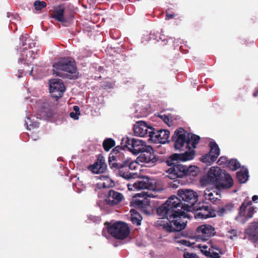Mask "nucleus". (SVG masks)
Listing matches in <instances>:
<instances>
[{
  "instance_id": "1",
  "label": "nucleus",
  "mask_w": 258,
  "mask_h": 258,
  "mask_svg": "<svg viewBox=\"0 0 258 258\" xmlns=\"http://www.w3.org/2000/svg\"><path fill=\"white\" fill-rule=\"evenodd\" d=\"M177 195L170 197L157 209L159 216L169 220V223L164 224L163 227L168 232H179L185 228L187 221H182V218L186 216L182 210L189 211L198 201L197 193L191 189H179Z\"/></svg>"
},
{
  "instance_id": "2",
  "label": "nucleus",
  "mask_w": 258,
  "mask_h": 258,
  "mask_svg": "<svg viewBox=\"0 0 258 258\" xmlns=\"http://www.w3.org/2000/svg\"><path fill=\"white\" fill-rule=\"evenodd\" d=\"M123 147L117 146L111 151L108 158L110 167L116 170L118 174L125 179H131L135 175L130 172L137 167V163L131 158H125Z\"/></svg>"
},
{
  "instance_id": "3",
  "label": "nucleus",
  "mask_w": 258,
  "mask_h": 258,
  "mask_svg": "<svg viewBox=\"0 0 258 258\" xmlns=\"http://www.w3.org/2000/svg\"><path fill=\"white\" fill-rule=\"evenodd\" d=\"M205 180L213 184L217 189H229L233 185L231 176L219 167H212L208 171Z\"/></svg>"
},
{
  "instance_id": "4",
  "label": "nucleus",
  "mask_w": 258,
  "mask_h": 258,
  "mask_svg": "<svg viewBox=\"0 0 258 258\" xmlns=\"http://www.w3.org/2000/svg\"><path fill=\"white\" fill-rule=\"evenodd\" d=\"M200 140V137L199 136L188 133L182 127L177 128L172 137L174 147L176 150L181 149L185 144L186 148L195 149Z\"/></svg>"
},
{
  "instance_id": "5",
  "label": "nucleus",
  "mask_w": 258,
  "mask_h": 258,
  "mask_svg": "<svg viewBox=\"0 0 258 258\" xmlns=\"http://www.w3.org/2000/svg\"><path fill=\"white\" fill-rule=\"evenodd\" d=\"M170 166V168L166 171V173L168 174V177L172 179L185 176H189L190 179H192L198 175L199 172V168L194 165L187 167L173 162V164Z\"/></svg>"
},
{
  "instance_id": "6",
  "label": "nucleus",
  "mask_w": 258,
  "mask_h": 258,
  "mask_svg": "<svg viewBox=\"0 0 258 258\" xmlns=\"http://www.w3.org/2000/svg\"><path fill=\"white\" fill-rule=\"evenodd\" d=\"M53 71H61L67 72L70 75H68L70 79L78 78V70L75 60L72 57H63L53 64Z\"/></svg>"
},
{
  "instance_id": "7",
  "label": "nucleus",
  "mask_w": 258,
  "mask_h": 258,
  "mask_svg": "<svg viewBox=\"0 0 258 258\" xmlns=\"http://www.w3.org/2000/svg\"><path fill=\"white\" fill-rule=\"evenodd\" d=\"M105 224L107 225L108 233L116 239H124L130 233V228L125 222L117 221L112 224L106 222Z\"/></svg>"
},
{
  "instance_id": "8",
  "label": "nucleus",
  "mask_w": 258,
  "mask_h": 258,
  "mask_svg": "<svg viewBox=\"0 0 258 258\" xmlns=\"http://www.w3.org/2000/svg\"><path fill=\"white\" fill-rule=\"evenodd\" d=\"M201 252L210 258H221L223 254L222 248L216 243L210 241L208 244H200Z\"/></svg>"
},
{
  "instance_id": "9",
  "label": "nucleus",
  "mask_w": 258,
  "mask_h": 258,
  "mask_svg": "<svg viewBox=\"0 0 258 258\" xmlns=\"http://www.w3.org/2000/svg\"><path fill=\"white\" fill-rule=\"evenodd\" d=\"M121 144H123L124 147L127 148L135 155L139 154L146 148L145 142L136 138H124L122 140Z\"/></svg>"
},
{
  "instance_id": "10",
  "label": "nucleus",
  "mask_w": 258,
  "mask_h": 258,
  "mask_svg": "<svg viewBox=\"0 0 258 258\" xmlns=\"http://www.w3.org/2000/svg\"><path fill=\"white\" fill-rule=\"evenodd\" d=\"M194 209L196 210L195 218L198 219H206L210 217L215 216V210L212 209L207 203H199L194 205Z\"/></svg>"
},
{
  "instance_id": "11",
  "label": "nucleus",
  "mask_w": 258,
  "mask_h": 258,
  "mask_svg": "<svg viewBox=\"0 0 258 258\" xmlns=\"http://www.w3.org/2000/svg\"><path fill=\"white\" fill-rule=\"evenodd\" d=\"M188 149L184 153L178 154L174 153L171 155L166 161V163L168 166L173 164V161H186L193 159L196 156V151L195 149L192 148H186Z\"/></svg>"
},
{
  "instance_id": "12",
  "label": "nucleus",
  "mask_w": 258,
  "mask_h": 258,
  "mask_svg": "<svg viewBox=\"0 0 258 258\" xmlns=\"http://www.w3.org/2000/svg\"><path fill=\"white\" fill-rule=\"evenodd\" d=\"M64 85L60 79H53L50 81L49 91L52 97L58 98L62 96L65 91Z\"/></svg>"
},
{
  "instance_id": "13",
  "label": "nucleus",
  "mask_w": 258,
  "mask_h": 258,
  "mask_svg": "<svg viewBox=\"0 0 258 258\" xmlns=\"http://www.w3.org/2000/svg\"><path fill=\"white\" fill-rule=\"evenodd\" d=\"M136 196H134L130 202L131 206L139 209L146 214H150L152 210L150 201L147 198L142 197V199H138Z\"/></svg>"
},
{
  "instance_id": "14",
  "label": "nucleus",
  "mask_w": 258,
  "mask_h": 258,
  "mask_svg": "<svg viewBox=\"0 0 258 258\" xmlns=\"http://www.w3.org/2000/svg\"><path fill=\"white\" fill-rule=\"evenodd\" d=\"M154 128L147 125L144 121H138L134 125V131L137 136L145 137H149L152 134Z\"/></svg>"
},
{
  "instance_id": "15",
  "label": "nucleus",
  "mask_w": 258,
  "mask_h": 258,
  "mask_svg": "<svg viewBox=\"0 0 258 258\" xmlns=\"http://www.w3.org/2000/svg\"><path fill=\"white\" fill-rule=\"evenodd\" d=\"M170 137V132L167 130H156L154 128L152 134L150 135L149 140L155 143L165 144L168 142Z\"/></svg>"
},
{
  "instance_id": "16",
  "label": "nucleus",
  "mask_w": 258,
  "mask_h": 258,
  "mask_svg": "<svg viewBox=\"0 0 258 258\" xmlns=\"http://www.w3.org/2000/svg\"><path fill=\"white\" fill-rule=\"evenodd\" d=\"M216 233L215 229L211 225L204 224L198 227L196 230L197 236L203 240L206 241Z\"/></svg>"
},
{
  "instance_id": "17",
  "label": "nucleus",
  "mask_w": 258,
  "mask_h": 258,
  "mask_svg": "<svg viewBox=\"0 0 258 258\" xmlns=\"http://www.w3.org/2000/svg\"><path fill=\"white\" fill-rule=\"evenodd\" d=\"M22 49L23 53H21V57L19 58L18 62L28 66L31 65L33 60L35 58V55L39 53V49L36 48L35 50H26V47Z\"/></svg>"
},
{
  "instance_id": "18",
  "label": "nucleus",
  "mask_w": 258,
  "mask_h": 258,
  "mask_svg": "<svg viewBox=\"0 0 258 258\" xmlns=\"http://www.w3.org/2000/svg\"><path fill=\"white\" fill-rule=\"evenodd\" d=\"M153 149L150 146H146L140 155V160L142 162L154 164L157 161V157L153 152Z\"/></svg>"
},
{
  "instance_id": "19",
  "label": "nucleus",
  "mask_w": 258,
  "mask_h": 258,
  "mask_svg": "<svg viewBox=\"0 0 258 258\" xmlns=\"http://www.w3.org/2000/svg\"><path fill=\"white\" fill-rule=\"evenodd\" d=\"M123 198V196L121 193L113 189H110L109 190L105 201L108 205L114 206L120 203Z\"/></svg>"
},
{
  "instance_id": "20",
  "label": "nucleus",
  "mask_w": 258,
  "mask_h": 258,
  "mask_svg": "<svg viewBox=\"0 0 258 258\" xmlns=\"http://www.w3.org/2000/svg\"><path fill=\"white\" fill-rule=\"evenodd\" d=\"M245 232L249 241L258 243V222L251 223Z\"/></svg>"
},
{
  "instance_id": "21",
  "label": "nucleus",
  "mask_w": 258,
  "mask_h": 258,
  "mask_svg": "<svg viewBox=\"0 0 258 258\" xmlns=\"http://www.w3.org/2000/svg\"><path fill=\"white\" fill-rule=\"evenodd\" d=\"M107 168V165L105 162L104 158L100 155L97 161L89 166V169L95 173L99 174L104 173Z\"/></svg>"
},
{
  "instance_id": "22",
  "label": "nucleus",
  "mask_w": 258,
  "mask_h": 258,
  "mask_svg": "<svg viewBox=\"0 0 258 258\" xmlns=\"http://www.w3.org/2000/svg\"><path fill=\"white\" fill-rule=\"evenodd\" d=\"M139 190L148 189L155 190L156 186L155 181L147 176H144L137 181Z\"/></svg>"
},
{
  "instance_id": "23",
  "label": "nucleus",
  "mask_w": 258,
  "mask_h": 258,
  "mask_svg": "<svg viewBox=\"0 0 258 258\" xmlns=\"http://www.w3.org/2000/svg\"><path fill=\"white\" fill-rule=\"evenodd\" d=\"M39 115L43 119L51 117L53 114L51 104L48 100L45 99L42 102L39 111Z\"/></svg>"
},
{
  "instance_id": "24",
  "label": "nucleus",
  "mask_w": 258,
  "mask_h": 258,
  "mask_svg": "<svg viewBox=\"0 0 258 258\" xmlns=\"http://www.w3.org/2000/svg\"><path fill=\"white\" fill-rule=\"evenodd\" d=\"M150 38L157 40V41H159V40H161L163 42H165L164 44H174L177 42L178 41V39H176L175 37H168L165 36L164 35H161L159 34V33H151L150 34Z\"/></svg>"
},
{
  "instance_id": "25",
  "label": "nucleus",
  "mask_w": 258,
  "mask_h": 258,
  "mask_svg": "<svg viewBox=\"0 0 258 258\" xmlns=\"http://www.w3.org/2000/svg\"><path fill=\"white\" fill-rule=\"evenodd\" d=\"M220 197V194H219L218 192L214 189L207 188L204 191V198L205 201L215 204L218 200H219V198Z\"/></svg>"
},
{
  "instance_id": "26",
  "label": "nucleus",
  "mask_w": 258,
  "mask_h": 258,
  "mask_svg": "<svg viewBox=\"0 0 258 258\" xmlns=\"http://www.w3.org/2000/svg\"><path fill=\"white\" fill-rule=\"evenodd\" d=\"M65 7L63 5L58 6L57 9L53 10V14L52 17L58 22H64L66 20L64 17Z\"/></svg>"
},
{
  "instance_id": "27",
  "label": "nucleus",
  "mask_w": 258,
  "mask_h": 258,
  "mask_svg": "<svg viewBox=\"0 0 258 258\" xmlns=\"http://www.w3.org/2000/svg\"><path fill=\"white\" fill-rule=\"evenodd\" d=\"M252 205V202L248 198H246L242 202L241 206L239 209L238 214L240 217H243L246 215L247 210L248 207Z\"/></svg>"
},
{
  "instance_id": "28",
  "label": "nucleus",
  "mask_w": 258,
  "mask_h": 258,
  "mask_svg": "<svg viewBox=\"0 0 258 258\" xmlns=\"http://www.w3.org/2000/svg\"><path fill=\"white\" fill-rule=\"evenodd\" d=\"M236 177L240 183H245L249 177L248 169L245 168L238 171L236 173Z\"/></svg>"
},
{
  "instance_id": "29",
  "label": "nucleus",
  "mask_w": 258,
  "mask_h": 258,
  "mask_svg": "<svg viewBox=\"0 0 258 258\" xmlns=\"http://www.w3.org/2000/svg\"><path fill=\"white\" fill-rule=\"evenodd\" d=\"M217 158L215 156H213V154H210V153L202 156L201 157V161L202 162L207 163L210 165L212 163H213L214 161L216 160Z\"/></svg>"
},
{
  "instance_id": "30",
  "label": "nucleus",
  "mask_w": 258,
  "mask_h": 258,
  "mask_svg": "<svg viewBox=\"0 0 258 258\" xmlns=\"http://www.w3.org/2000/svg\"><path fill=\"white\" fill-rule=\"evenodd\" d=\"M209 146L210 147L209 153L217 158L220 154V149L218 145L215 142H211L209 143Z\"/></svg>"
},
{
  "instance_id": "31",
  "label": "nucleus",
  "mask_w": 258,
  "mask_h": 258,
  "mask_svg": "<svg viewBox=\"0 0 258 258\" xmlns=\"http://www.w3.org/2000/svg\"><path fill=\"white\" fill-rule=\"evenodd\" d=\"M115 145L114 140L111 138H107L103 142V147L106 151H109Z\"/></svg>"
},
{
  "instance_id": "32",
  "label": "nucleus",
  "mask_w": 258,
  "mask_h": 258,
  "mask_svg": "<svg viewBox=\"0 0 258 258\" xmlns=\"http://www.w3.org/2000/svg\"><path fill=\"white\" fill-rule=\"evenodd\" d=\"M228 167L232 171H235L239 168L240 163L236 159H231L227 164Z\"/></svg>"
},
{
  "instance_id": "33",
  "label": "nucleus",
  "mask_w": 258,
  "mask_h": 258,
  "mask_svg": "<svg viewBox=\"0 0 258 258\" xmlns=\"http://www.w3.org/2000/svg\"><path fill=\"white\" fill-rule=\"evenodd\" d=\"M142 220V216L139 213H135V214H132L131 221L134 224L137 226L140 225Z\"/></svg>"
},
{
  "instance_id": "34",
  "label": "nucleus",
  "mask_w": 258,
  "mask_h": 258,
  "mask_svg": "<svg viewBox=\"0 0 258 258\" xmlns=\"http://www.w3.org/2000/svg\"><path fill=\"white\" fill-rule=\"evenodd\" d=\"M34 7L35 10H41L42 9L45 8L47 6L46 3L44 1H40L39 0L35 1L34 2Z\"/></svg>"
},
{
  "instance_id": "35",
  "label": "nucleus",
  "mask_w": 258,
  "mask_h": 258,
  "mask_svg": "<svg viewBox=\"0 0 258 258\" xmlns=\"http://www.w3.org/2000/svg\"><path fill=\"white\" fill-rule=\"evenodd\" d=\"M255 212V208L250 206L247 209V213H246V215L243 217H244L246 220H248L253 217V215Z\"/></svg>"
},
{
  "instance_id": "36",
  "label": "nucleus",
  "mask_w": 258,
  "mask_h": 258,
  "mask_svg": "<svg viewBox=\"0 0 258 258\" xmlns=\"http://www.w3.org/2000/svg\"><path fill=\"white\" fill-rule=\"evenodd\" d=\"M28 121H26V124L27 125V129L30 130L32 128H37L39 127V123L36 122H32L30 117H28Z\"/></svg>"
},
{
  "instance_id": "37",
  "label": "nucleus",
  "mask_w": 258,
  "mask_h": 258,
  "mask_svg": "<svg viewBox=\"0 0 258 258\" xmlns=\"http://www.w3.org/2000/svg\"><path fill=\"white\" fill-rule=\"evenodd\" d=\"M106 182H104L102 184L103 186L105 188L112 187L114 185V182L109 178H105Z\"/></svg>"
},
{
  "instance_id": "38",
  "label": "nucleus",
  "mask_w": 258,
  "mask_h": 258,
  "mask_svg": "<svg viewBox=\"0 0 258 258\" xmlns=\"http://www.w3.org/2000/svg\"><path fill=\"white\" fill-rule=\"evenodd\" d=\"M233 208V205L232 204H226V205H225L224 206H223L221 209V211L222 212H225L226 211H230L231 210H232V209Z\"/></svg>"
},
{
  "instance_id": "39",
  "label": "nucleus",
  "mask_w": 258,
  "mask_h": 258,
  "mask_svg": "<svg viewBox=\"0 0 258 258\" xmlns=\"http://www.w3.org/2000/svg\"><path fill=\"white\" fill-rule=\"evenodd\" d=\"M228 159L225 156H221L218 159L217 164L219 165H226L227 163Z\"/></svg>"
},
{
  "instance_id": "40",
  "label": "nucleus",
  "mask_w": 258,
  "mask_h": 258,
  "mask_svg": "<svg viewBox=\"0 0 258 258\" xmlns=\"http://www.w3.org/2000/svg\"><path fill=\"white\" fill-rule=\"evenodd\" d=\"M127 187L130 190H139L138 185L137 184V181L134 182L133 183L132 182L127 184Z\"/></svg>"
},
{
  "instance_id": "41",
  "label": "nucleus",
  "mask_w": 258,
  "mask_h": 258,
  "mask_svg": "<svg viewBox=\"0 0 258 258\" xmlns=\"http://www.w3.org/2000/svg\"><path fill=\"white\" fill-rule=\"evenodd\" d=\"M179 180L177 179V178L175 180H174L173 181L169 183L170 186L173 188H177L179 186Z\"/></svg>"
},
{
  "instance_id": "42",
  "label": "nucleus",
  "mask_w": 258,
  "mask_h": 258,
  "mask_svg": "<svg viewBox=\"0 0 258 258\" xmlns=\"http://www.w3.org/2000/svg\"><path fill=\"white\" fill-rule=\"evenodd\" d=\"M184 258H198L197 255L194 253H189L188 252H185L183 253Z\"/></svg>"
},
{
  "instance_id": "43",
  "label": "nucleus",
  "mask_w": 258,
  "mask_h": 258,
  "mask_svg": "<svg viewBox=\"0 0 258 258\" xmlns=\"http://www.w3.org/2000/svg\"><path fill=\"white\" fill-rule=\"evenodd\" d=\"M178 243H180L183 245L186 246H190L191 244L190 242L189 241L185 240V239H181L179 241H176Z\"/></svg>"
},
{
  "instance_id": "44",
  "label": "nucleus",
  "mask_w": 258,
  "mask_h": 258,
  "mask_svg": "<svg viewBox=\"0 0 258 258\" xmlns=\"http://www.w3.org/2000/svg\"><path fill=\"white\" fill-rule=\"evenodd\" d=\"M159 116L162 119V120L165 122L167 123L169 121V118L168 116L164 115H159Z\"/></svg>"
},
{
  "instance_id": "45",
  "label": "nucleus",
  "mask_w": 258,
  "mask_h": 258,
  "mask_svg": "<svg viewBox=\"0 0 258 258\" xmlns=\"http://www.w3.org/2000/svg\"><path fill=\"white\" fill-rule=\"evenodd\" d=\"M79 115H79L78 114H77L76 113L74 112H71V113H70V116L72 118H74V119H78V118H79Z\"/></svg>"
},
{
  "instance_id": "46",
  "label": "nucleus",
  "mask_w": 258,
  "mask_h": 258,
  "mask_svg": "<svg viewBox=\"0 0 258 258\" xmlns=\"http://www.w3.org/2000/svg\"><path fill=\"white\" fill-rule=\"evenodd\" d=\"M102 88L104 89L111 88H112V84L110 83H106L102 85Z\"/></svg>"
},
{
  "instance_id": "47",
  "label": "nucleus",
  "mask_w": 258,
  "mask_h": 258,
  "mask_svg": "<svg viewBox=\"0 0 258 258\" xmlns=\"http://www.w3.org/2000/svg\"><path fill=\"white\" fill-rule=\"evenodd\" d=\"M73 110L75 111V113L80 115V108L78 106H74L73 107Z\"/></svg>"
},
{
  "instance_id": "48",
  "label": "nucleus",
  "mask_w": 258,
  "mask_h": 258,
  "mask_svg": "<svg viewBox=\"0 0 258 258\" xmlns=\"http://www.w3.org/2000/svg\"><path fill=\"white\" fill-rule=\"evenodd\" d=\"M175 17V15L173 14H166V19H171Z\"/></svg>"
},
{
  "instance_id": "49",
  "label": "nucleus",
  "mask_w": 258,
  "mask_h": 258,
  "mask_svg": "<svg viewBox=\"0 0 258 258\" xmlns=\"http://www.w3.org/2000/svg\"><path fill=\"white\" fill-rule=\"evenodd\" d=\"M252 200L254 203H257L258 202V196L254 195L252 197Z\"/></svg>"
},
{
  "instance_id": "50",
  "label": "nucleus",
  "mask_w": 258,
  "mask_h": 258,
  "mask_svg": "<svg viewBox=\"0 0 258 258\" xmlns=\"http://www.w3.org/2000/svg\"><path fill=\"white\" fill-rule=\"evenodd\" d=\"M230 233H231V234H233L234 235V236H235V234H236V231H235V230H232V231L230 232Z\"/></svg>"
},
{
  "instance_id": "51",
  "label": "nucleus",
  "mask_w": 258,
  "mask_h": 258,
  "mask_svg": "<svg viewBox=\"0 0 258 258\" xmlns=\"http://www.w3.org/2000/svg\"><path fill=\"white\" fill-rule=\"evenodd\" d=\"M55 74H56V75L57 76H61V73H60V72H56Z\"/></svg>"
},
{
  "instance_id": "52",
  "label": "nucleus",
  "mask_w": 258,
  "mask_h": 258,
  "mask_svg": "<svg viewBox=\"0 0 258 258\" xmlns=\"http://www.w3.org/2000/svg\"><path fill=\"white\" fill-rule=\"evenodd\" d=\"M18 71L21 75H22L24 72V71L23 70H19Z\"/></svg>"
},
{
  "instance_id": "53",
  "label": "nucleus",
  "mask_w": 258,
  "mask_h": 258,
  "mask_svg": "<svg viewBox=\"0 0 258 258\" xmlns=\"http://www.w3.org/2000/svg\"><path fill=\"white\" fill-rule=\"evenodd\" d=\"M25 45H26V43L25 42H23L22 46H24Z\"/></svg>"
},
{
  "instance_id": "54",
  "label": "nucleus",
  "mask_w": 258,
  "mask_h": 258,
  "mask_svg": "<svg viewBox=\"0 0 258 258\" xmlns=\"http://www.w3.org/2000/svg\"><path fill=\"white\" fill-rule=\"evenodd\" d=\"M253 96H255V97H256V96H257V94H256V93H254L253 94Z\"/></svg>"
},
{
  "instance_id": "55",
  "label": "nucleus",
  "mask_w": 258,
  "mask_h": 258,
  "mask_svg": "<svg viewBox=\"0 0 258 258\" xmlns=\"http://www.w3.org/2000/svg\"><path fill=\"white\" fill-rule=\"evenodd\" d=\"M32 71H33V68H31V70L30 74H31L32 73Z\"/></svg>"
},
{
  "instance_id": "56",
  "label": "nucleus",
  "mask_w": 258,
  "mask_h": 258,
  "mask_svg": "<svg viewBox=\"0 0 258 258\" xmlns=\"http://www.w3.org/2000/svg\"><path fill=\"white\" fill-rule=\"evenodd\" d=\"M135 211V210H132L131 211V212H134Z\"/></svg>"
},
{
  "instance_id": "57",
  "label": "nucleus",
  "mask_w": 258,
  "mask_h": 258,
  "mask_svg": "<svg viewBox=\"0 0 258 258\" xmlns=\"http://www.w3.org/2000/svg\"><path fill=\"white\" fill-rule=\"evenodd\" d=\"M21 76L19 75L18 76V77H19V78H20V77H21Z\"/></svg>"
}]
</instances>
